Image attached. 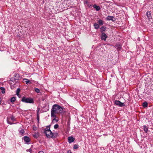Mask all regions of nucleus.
Returning a JSON list of instances; mask_svg holds the SVG:
<instances>
[{"label": "nucleus", "instance_id": "1", "mask_svg": "<svg viewBox=\"0 0 153 153\" xmlns=\"http://www.w3.org/2000/svg\"><path fill=\"white\" fill-rule=\"evenodd\" d=\"M63 112L62 107L58 104L53 105L52 107L51 111V117H55L56 115L59 114Z\"/></svg>", "mask_w": 153, "mask_h": 153}, {"label": "nucleus", "instance_id": "2", "mask_svg": "<svg viewBox=\"0 0 153 153\" xmlns=\"http://www.w3.org/2000/svg\"><path fill=\"white\" fill-rule=\"evenodd\" d=\"M51 125L48 126L44 130V133L48 138H53V133L50 130Z\"/></svg>", "mask_w": 153, "mask_h": 153}, {"label": "nucleus", "instance_id": "3", "mask_svg": "<svg viewBox=\"0 0 153 153\" xmlns=\"http://www.w3.org/2000/svg\"><path fill=\"white\" fill-rule=\"evenodd\" d=\"M21 101L26 103H34V100L33 98L30 97L27 98L25 97H22Z\"/></svg>", "mask_w": 153, "mask_h": 153}, {"label": "nucleus", "instance_id": "4", "mask_svg": "<svg viewBox=\"0 0 153 153\" xmlns=\"http://www.w3.org/2000/svg\"><path fill=\"white\" fill-rule=\"evenodd\" d=\"M7 122L8 124L10 125H12L15 124L13 122L16 121V119L14 117L11 116L10 117H8L7 118Z\"/></svg>", "mask_w": 153, "mask_h": 153}, {"label": "nucleus", "instance_id": "5", "mask_svg": "<svg viewBox=\"0 0 153 153\" xmlns=\"http://www.w3.org/2000/svg\"><path fill=\"white\" fill-rule=\"evenodd\" d=\"M114 103L116 105L120 107H123L125 105L124 103H122L119 100H115Z\"/></svg>", "mask_w": 153, "mask_h": 153}, {"label": "nucleus", "instance_id": "6", "mask_svg": "<svg viewBox=\"0 0 153 153\" xmlns=\"http://www.w3.org/2000/svg\"><path fill=\"white\" fill-rule=\"evenodd\" d=\"M102 33L101 36V39L102 40H104L105 41L106 39V38L107 37V35H106V34L105 33Z\"/></svg>", "mask_w": 153, "mask_h": 153}, {"label": "nucleus", "instance_id": "7", "mask_svg": "<svg viewBox=\"0 0 153 153\" xmlns=\"http://www.w3.org/2000/svg\"><path fill=\"white\" fill-rule=\"evenodd\" d=\"M74 140V138L72 136L69 137L68 138V140L69 143H71L73 142Z\"/></svg>", "mask_w": 153, "mask_h": 153}, {"label": "nucleus", "instance_id": "8", "mask_svg": "<svg viewBox=\"0 0 153 153\" xmlns=\"http://www.w3.org/2000/svg\"><path fill=\"white\" fill-rule=\"evenodd\" d=\"M24 140L27 143H29L30 142V138L27 136H25L23 137Z\"/></svg>", "mask_w": 153, "mask_h": 153}, {"label": "nucleus", "instance_id": "9", "mask_svg": "<svg viewBox=\"0 0 153 153\" xmlns=\"http://www.w3.org/2000/svg\"><path fill=\"white\" fill-rule=\"evenodd\" d=\"M14 78H15V79L18 80L19 79V75L18 74H15L14 76Z\"/></svg>", "mask_w": 153, "mask_h": 153}, {"label": "nucleus", "instance_id": "10", "mask_svg": "<svg viewBox=\"0 0 153 153\" xmlns=\"http://www.w3.org/2000/svg\"><path fill=\"white\" fill-rule=\"evenodd\" d=\"M93 7L97 11H99L100 9V7L99 6H97L96 4H94Z\"/></svg>", "mask_w": 153, "mask_h": 153}, {"label": "nucleus", "instance_id": "11", "mask_svg": "<svg viewBox=\"0 0 153 153\" xmlns=\"http://www.w3.org/2000/svg\"><path fill=\"white\" fill-rule=\"evenodd\" d=\"M143 130L145 131V132L147 133L148 130V128L147 126H146L145 125L143 126Z\"/></svg>", "mask_w": 153, "mask_h": 153}, {"label": "nucleus", "instance_id": "12", "mask_svg": "<svg viewBox=\"0 0 153 153\" xmlns=\"http://www.w3.org/2000/svg\"><path fill=\"white\" fill-rule=\"evenodd\" d=\"M85 4H86L87 6L89 7L92 6V4H91L90 5H89V2H88L87 1H85L84 2Z\"/></svg>", "mask_w": 153, "mask_h": 153}, {"label": "nucleus", "instance_id": "13", "mask_svg": "<svg viewBox=\"0 0 153 153\" xmlns=\"http://www.w3.org/2000/svg\"><path fill=\"white\" fill-rule=\"evenodd\" d=\"M114 17L113 16H108L106 18V19L108 20H113V18Z\"/></svg>", "mask_w": 153, "mask_h": 153}, {"label": "nucleus", "instance_id": "14", "mask_svg": "<svg viewBox=\"0 0 153 153\" xmlns=\"http://www.w3.org/2000/svg\"><path fill=\"white\" fill-rule=\"evenodd\" d=\"M20 89L19 88H18V89H17L16 91V94L17 96H18L19 97H20L19 94V92H20Z\"/></svg>", "mask_w": 153, "mask_h": 153}, {"label": "nucleus", "instance_id": "15", "mask_svg": "<svg viewBox=\"0 0 153 153\" xmlns=\"http://www.w3.org/2000/svg\"><path fill=\"white\" fill-rule=\"evenodd\" d=\"M106 29V27H104V26L100 28L101 33H104L103 32Z\"/></svg>", "mask_w": 153, "mask_h": 153}, {"label": "nucleus", "instance_id": "16", "mask_svg": "<svg viewBox=\"0 0 153 153\" xmlns=\"http://www.w3.org/2000/svg\"><path fill=\"white\" fill-rule=\"evenodd\" d=\"M148 103L146 102H145L143 103V106L144 107H147L148 106Z\"/></svg>", "mask_w": 153, "mask_h": 153}, {"label": "nucleus", "instance_id": "17", "mask_svg": "<svg viewBox=\"0 0 153 153\" xmlns=\"http://www.w3.org/2000/svg\"><path fill=\"white\" fill-rule=\"evenodd\" d=\"M19 133L21 135H22L25 133V131L24 129H22L21 130H19Z\"/></svg>", "mask_w": 153, "mask_h": 153}, {"label": "nucleus", "instance_id": "18", "mask_svg": "<svg viewBox=\"0 0 153 153\" xmlns=\"http://www.w3.org/2000/svg\"><path fill=\"white\" fill-rule=\"evenodd\" d=\"M94 26L95 28L96 29H97L99 27V25L97 24L96 23L94 24Z\"/></svg>", "mask_w": 153, "mask_h": 153}, {"label": "nucleus", "instance_id": "19", "mask_svg": "<svg viewBox=\"0 0 153 153\" xmlns=\"http://www.w3.org/2000/svg\"><path fill=\"white\" fill-rule=\"evenodd\" d=\"M0 89L1 90V93L2 94H4L5 93V89L4 87H1L0 88Z\"/></svg>", "mask_w": 153, "mask_h": 153}, {"label": "nucleus", "instance_id": "20", "mask_svg": "<svg viewBox=\"0 0 153 153\" xmlns=\"http://www.w3.org/2000/svg\"><path fill=\"white\" fill-rule=\"evenodd\" d=\"M16 100V97H13L11 99L10 101L12 102H15Z\"/></svg>", "mask_w": 153, "mask_h": 153}, {"label": "nucleus", "instance_id": "21", "mask_svg": "<svg viewBox=\"0 0 153 153\" xmlns=\"http://www.w3.org/2000/svg\"><path fill=\"white\" fill-rule=\"evenodd\" d=\"M98 23H99V25H102L103 24V22L100 19L98 20Z\"/></svg>", "mask_w": 153, "mask_h": 153}, {"label": "nucleus", "instance_id": "22", "mask_svg": "<svg viewBox=\"0 0 153 153\" xmlns=\"http://www.w3.org/2000/svg\"><path fill=\"white\" fill-rule=\"evenodd\" d=\"M78 145H77V144H75L74 145V147H73V148L74 149H77L78 148Z\"/></svg>", "mask_w": 153, "mask_h": 153}, {"label": "nucleus", "instance_id": "23", "mask_svg": "<svg viewBox=\"0 0 153 153\" xmlns=\"http://www.w3.org/2000/svg\"><path fill=\"white\" fill-rule=\"evenodd\" d=\"M56 115L55 117H53L54 119H53L52 120V122H53L54 121H56V122H57L58 121V120L56 119Z\"/></svg>", "mask_w": 153, "mask_h": 153}, {"label": "nucleus", "instance_id": "24", "mask_svg": "<svg viewBox=\"0 0 153 153\" xmlns=\"http://www.w3.org/2000/svg\"><path fill=\"white\" fill-rule=\"evenodd\" d=\"M24 81L26 83V84H28L30 82V81L27 79H24Z\"/></svg>", "mask_w": 153, "mask_h": 153}, {"label": "nucleus", "instance_id": "25", "mask_svg": "<svg viewBox=\"0 0 153 153\" xmlns=\"http://www.w3.org/2000/svg\"><path fill=\"white\" fill-rule=\"evenodd\" d=\"M58 133H53V138H55L58 135Z\"/></svg>", "mask_w": 153, "mask_h": 153}, {"label": "nucleus", "instance_id": "26", "mask_svg": "<svg viewBox=\"0 0 153 153\" xmlns=\"http://www.w3.org/2000/svg\"><path fill=\"white\" fill-rule=\"evenodd\" d=\"M40 110V108H38L37 110V114H39V112Z\"/></svg>", "mask_w": 153, "mask_h": 153}, {"label": "nucleus", "instance_id": "27", "mask_svg": "<svg viewBox=\"0 0 153 153\" xmlns=\"http://www.w3.org/2000/svg\"><path fill=\"white\" fill-rule=\"evenodd\" d=\"M59 127V126L57 124H55L54 126V127L55 129H56L58 128Z\"/></svg>", "mask_w": 153, "mask_h": 153}, {"label": "nucleus", "instance_id": "28", "mask_svg": "<svg viewBox=\"0 0 153 153\" xmlns=\"http://www.w3.org/2000/svg\"><path fill=\"white\" fill-rule=\"evenodd\" d=\"M35 91L37 93H39V92H40V90H39L38 88H36L35 89Z\"/></svg>", "mask_w": 153, "mask_h": 153}, {"label": "nucleus", "instance_id": "29", "mask_svg": "<svg viewBox=\"0 0 153 153\" xmlns=\"http://www.w3.org/2000/svg\"><path fill=\"white\" fill-rule=\"evenodd\" d=\"M15 80V78L14 77L11 78L10 79V81L12 82L14 81Z\"/></svg>", "mask_w": 153, "mask_h": 153}, {"label": "nucleus", "instance_id": "30", "mask_svg": "<svg viewBox=\"0 0 153 153\" xmlns=\"http://www.w3.org/2000/svg\"><path fill=\"white\" fill-rule=\"evenodd\" d=\"M26 151L27 152H29L30 153H32V150L31 148L30 149H29L27 150Z\"/></svg>", "mask_w": 153, "mask_h": 153}, {"label": "nucleus", "instance_id": "31", "mask_svg": "<svg viewBox=\"0 0 153 153\" xmlns=\"http://www.w3.org/2000/svg\"><path fill=\"white\" fill-rule=\"evenodd\" d=\"M37 120L38 121H39V114H37Z\"/></svg>", "mask_w": 153, "mask_h": 153}, {"label": "nucleus", "instance_id": "32", "mask_svg": "<svg viewBox=\"0 0 153 153\" xmlns=\"http://www.w3.org/2000/svg\"><path fill=\"white\" fill-rule=\"evenodd\" d=\"M33 137H34L36 138H37L38 137V136H37V135L36 134H33Z\"/></svg>", "mask_w": 153, "mask_h": 153}, {"label": "nucleus", "instance_id": "33", "mask_svg": "<svg viewBox=\"0 0 153 153\" xmlns=\"http://www.w3.org/2000/svg\"><path fill=\"white\" fill-rule=\"evenodd\" d=\"M117 48V49H118L119 50H120L121 49V47L120 45H118V47Z\"/></svg>", "mask_w": 153, "mask_h": 153}, {"label": "nucleus", "instance_id": "34", "mask_svg": "<svg viewBox=\"0 0 153 153\" xmlns=\"http://www.w3.org/2000/svg\"><path fill=\"white\" fill-rule=\"evenodd\" d=\"M38 153H44V152L42 151H40Z\"/></svg>", "mask_w": 153, "mask_h": 153}, {"label": "nucleus", "instance_id": "35", "mask_svg": "<svg viewBox=\"0 0 153 153\" xmlns=\"http://www.w3.org/2000/svg\"><path fill=\"white\" fill-rule=\"evenodd\" d=\"M67 153H72L71 150H69L68 151Z\"/></svg>", "mask_w": 153, "mask_h": 153}, {"label": "nucleus", "instance_id": "36", "mask_svg": "<svg viewBox=\"0 0 153 153\" xmlns=\"http://www.w3.org/2000/svg\"><path fill=\"white\" fill-rule=\"evenodd\" d=\"M33 130H36V127L35 128H33Z\"/></svg>", "mask_w": 153, "mask_h": 153}, {"label": "nucleus", "instance_id": "37", "mask_svg": "<svg viewBox=\"0 0 153 153\" xmlns=\"http://www.w3.org/2000/svg\"><path fill=\"white\" fill-rule=\"evenodd\" d=\"M148 13V12L147 13V14Z\"/></svg>", "mask_w": 153, "mask_h": 153}, {"label": "nucleus", "instance_id": "38", "mask_svg": "<svg viewBox=\"0 0 153 153\" xmlns=\"http://www.w3.org/2000/svg\"><path fill=\"white\" fill-rule=\"evenodd\" d=\"M91 4H90V3L89 4V5H90Z\"/></svg>", "mask_w": 153, "mask_h": 153}]
</instances>
